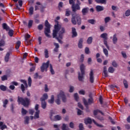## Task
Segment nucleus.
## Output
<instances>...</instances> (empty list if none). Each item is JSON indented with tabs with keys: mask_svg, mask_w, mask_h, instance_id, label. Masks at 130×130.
I'll use <instances>...</instances> for the list:
<instances>
[{
	"mask_svg": "<svg viewBox=\"0 0 130 130\" xmlns=\"http://www.w3.org/2000/svg\"><path fill=\"white\" fill-rule=\"evenodd\" d=\"M80 5L78 4H74L72 6V9L73 13L72 14L71 23L73 25H80L82 24V18L79 14H77V11H80L81 10Z\"/></svg>",
	"mask_w": 130,
	"mask_h": 130,
	"instance_id": "f257e3e1",
	"label": "nucleus"
},
{
	"mask_svg": "<svg viewBox=\"0 0 130 130\" xmlns=\"http://www.w3.org/2000/svg\"><path fill=\"white\" fill-rule=\"evenodd\" d=\"M60 28H61L60 24H58V22L57 21V25H54V29L53 30L52 35L53 38H56L59 43L62 44L63 42L61 41V39H60L59 37H57V33H58V31L60 30Z\"/></svg>",
	"mask_w": 130,
	"mask_h": 130,
	"instance_id": "f03ea898",
	"label": "nucleus"
},
{
	"mask_svg": "<svg viewBox=\"0 0 130 130\" xmlns=\"http://www.w3.org/2000/svg\"><path fill=\"white\" fill-rule=\"evenodd\" d=\"M49 60H48L46 63H43L41 67V71L42 73H44V72L46 70V72H47V69L50 66V72L51 73V75H54L55 72L53 70V68H52V65L51 64H49Z\"/></svg>",
	"mask_w": 130,
	"mask_h": 130,
	"instance_id": "7ed1b4c3",
	"label": "nucleus"
},
{
	"mask_svg": "<svg viewBox=\"0 0 130 130\" xmlns=\"http://www.w3.org/2000/svg\"><path fill=\"white\" fill-rule=\"evenodd\" d=\"M57 99L55 101V102L57 105H60V98L62 102H64V103L67 102V96L63 91H60L59 93L57 95Z\"/></svg>",
	"mask_w": 130,
	"mask_h": 130,
	"instance_id": "20e7f679",
	"label": "nucleus"
},
{
	"mask_svg": "<svg viewBox=\"0 0 130 130\" xmlns=\"http://www.w3.org/2000/svg\"><path fill=\"white\" fill-rule=\"evenodd\" d=\"M17 102H18V103H21V104H22V105H23L25 107H27V106H29L30 104V99L27 97L23 98L18 96Z\"/></svg>",
	"mask_w": 130,
	"mask_h": 130,
	"instance_id": "39448f33",
	"label": "nucleus"
},
{
	"mask_svg": "<svg viewBox=\"0 0 130 130\" xmlns=\"http://www.w3.org/2000/svg\"><path fill=\"white\" fill-rule=\"evenodd\" d=\"M80 68L81 72H78V80L80 82H83V80H84V76L85 75V65H84V64H81Z\"/></svg>",
	"mask_w": 130,
	"mask_h": 130,
	"instance_id": "423d86ee",
	"label": "nucleus"
},
{
	"mask_svg": "<svg viewBox=\"0 0 130 130\" xmlns=\"http://www.w3.org/2000/svg\"><path fill=\"white\" fill-rule=\"evenodd\" d=\"M45 26L46 27L44 30L45 35L46 37L50 38V35H49L50 33V24L48 22V20H46L45 21Z\"/></svg>",
	"mask_w": 130,
	"mask_h": 130,
	"instance_id": "0eeeda50",
	"label": "nucleus"
},
{
	"mask_svg": "<svg viewBox=\"0 0 130 130\" xmlns=\"http://www.w3.org/2000/svg\"><path fill=\"white\" fill-rule=\"evenodd\" d=\"M54 115V112L52 111H51L50 113V118L51 120H53V121H56L57 120H61V116L57 115L56 116Z\"/></svg>",
	"mask_w": 130,
	"mask_h": 130,
	"instance_id": "6e6552de",
	"label": "nucleus"
},
{
	"mask_svg": "<svg viewBox=\"0 0 130 130\" xmlns=\"http://www.w3.org/2000/svg\"><path fill=\"white\" fill-rule=\"evenodd\" d=\"M108 34L107 33H103L101 35L100 37L104 39V44L106 46L108 49H109V46H108V44L107 43V40H108Z\"/></svg>",
	"mask_w": 130,
	"mask_h": 130,
	"instance_id": "1a4fd4ad",
	"label": "nucleus"
},
{
	"mask_svg": "<svg viewBox=\"0 0 130 130\" xmlns=\"http://www.w3.org/2000/svg\"><path fill=\"white\" fill-rule=\"evenodd\" d=\"M66 32V29H64V27H62L61 28V30L59 29L58 31V36L59 37V38L60 39H62L63 37V34Z\"/></svg>",
	"mask_w": 130,
	"mask_h": 130,
	"instance_id": "9d476101",
	"label": "nucleus"
},
{
	"mask_svg": "<svg viewBox=\"0 0 130 130\" xmlns=\"http://www.w3.org/2000/svg\"><path fill=\"white\" fill-rule=\"evenodd\" d=\"M89 81L91 84L94 83V72H93L92 70L90 71L89 74Z\"/></svg>",
	"mask_w": 130,
	"mask_h": 130,
	"instance_id": "9b49d317",
	"label": "nucleus"
},
{
	"mask_svg": "<svg viewBox=\"0 0 130 130\" xmlns=\"http://www.w3.org/2000/svg\"><path fill=\"white\" fill-rule=\"evenodd\" d=\"M72 38H75V37H77L78 36V32H77L76 28L72 27Z\"/></svg>",
	"mask_w": 130,
	"mask_h": 130,
	"instance_id": "f8f14e48",
	"label": "nucleus"
},
{
	"mask_svg": "<svg viewBox=\"0 0 130 130\" xmlns=\"http://www.w3.org/2000/svg\"><path fill=\"white\" fill-rule=\"evenodd\" d=\"M95 9L96 12H102V11H104V7L103 6H101L100 5H98L95 7Z\"/></svg>",
	"mask_w": 130,
	"mask_h": 130,
	"instance_id": "ddd939ff",
	"label": "nucleus"
},
{
	"mask_svg": "<svg viewBox=\"0 0 130 130\" xmlns=\"http://www.w3.org/2000/svg\"><path fill=\"white\" fill-rule=\"evenodd\" d=\"M89 12V8H84L82 10V13L83 16H86V14H88Z\"/></svg>",
	"mask_w": 130,
	"mask_h": 130,
	"instance_id": "4468645a",
	"label": "nucleus"
},
{
	"mask_svg": "<svg viewBox=\"0 0 130 130\" xmlns=\"http://www.w3.org/2000/svg\"><path fill=\"white\" fill-rule=\"evenodd\" d=\"M103 70V74L104 75V77L105 78H107L108 77V73H107V67H106V66L104 67Z\"/></svg>",
	"mask_w": 130,
	"mask_h": 130,
	"instance_id": "2eb2a0df",
	"label": "nucleus"
},
{
	"mask_svg": "<svg viewBox=\"0 0 130 130\" xmlns=\"http://www.w3.org/2000/svg\"><path fill=\"white\" fill-rule=\"evenodd\" d=\"M2 27L3 29H4V30H6L7 31H9V30H10V26H9L8 24H7V23H3Z\"/></svg>",
	"mask_w": 130,
	"mask_h": 130,
	"instance_id": "dca6fc26",
	"label": "nucleus"
},
{
	"mask_svg": "<svg viewBox=\"0 0 130 130\" xmlns=\"http://www.w3.org/2000/svg\"><path fill=\"white\" fill-rule=\"evenodd\" d=\"M83 40L82 38L80 39L79 42H78V47L79 48L82 49L83 48Z\"/></svg>",
	"mask_w": 130,
	"mask_h": 130,
	"instance_id": "f3484780",
	"label": "nucleus"
},
{
	"mask_svg": "<svg viewBox=\"0 0 130 130\" xmlns=\"http://www.w3.org/2000/svg\"><path fill=\"white\" fill-rule=\"evenodd\" d=\"M54 46H55V47L54 48L53 51H54L55 52H58V48H59V45L58 44V43H54Z\"/></svg>",
	"mask_w": 130,
	"mask_h": 130,
	"instance_id": "a211bd4d",
	"label": "nucleus"
},
{
	"mask_svg": "<svg viewBox=\"0 0 130 130\" xmlns=\"http://www.w3.org/2000/svg\"><path fill=\"white\" fill-rule=\"evenodd\" d=\"M98 112H99L100 113H101L102 114V115H104V113H103L102 112V111H101L100 110H95L93 111V114L95 116H96V115H97L98 114Z\"/></svg>",
	"mask_w": 130,
	"mask_h": 130,
	"instance_id": "6ab92c4d",
	"label": "nucleus"
},
{
	"mask_svg": "<svg viewBox=\"0 0 130 130\" xmlns=\"http://www.w3.org/2000/svg\"><path fill=\"white\" fill-rule=\"evenodd\" d=\"M95 2H96L97 4H102L103 5H106L107 0H95Z\"/></svg>",
	"mask_w": 130,
	"mask_h": 130,
	"instance_id": "aec40b11",
	"label": "nucleus"
},
{
	"mask_svg": "<svg viewBox=\"0 0 130 130\" xmlns=\"http://www.w3.org/2000/svg\"><path fill=\"white\" fill-rule=\"evenodd\" d=\"M85 124H91L92 123V119L90 118H87L84 120Z\"/></svg>",
	"mask_w": 130,
	"mask_h": 130,
	"instance_id": "412c9836",
	"label": "nucleus"
},
{
	"mask_svg": "<svg viewBox=\"0 0 130 130\" xmlns=\"http://www.w3.org/2000/svg\"><path fill=\"white\" fill-rule=\"evenodd\" d=\"M112 40L113 44H116V43H117V37H116V34H115L113 35Z\"/></svg>",
	"mask_w": 130,
	"mask_h": 130,
	"instance_id": "4be33fe9",
	"label": "nucleus"
},
{
	"mask_svg": "<svg viewBox=\"0 0 130 130\" xmlns=\"http://www.w3.org/2000/svg\"><path fill=\"white\" fill-rule=\"evenodd\" d=\"M9 59H10V52H7L5 57V61H6V62H8Z\"/></svg>",
	"mask_w": 130,
	"mask_h": 130,
	"instance_id": "5701e85b",
	"label": "nucleus"
},
{
	"mask_svg": "<svg viewBox=\"0 0 130 130\" xmlns=\"http://www.w3.org/2000/svg\"><path fill=\"white\" fill-rule=\"evenodd\" d=\"M7 126L6 124H4V122L0 121V128L2 130L5 129V128H7Z\"/></svg>",
	"mask_w": 130,
	"mask_h": 130,
	"instance_id": "b1692460",
	"label": "nucleus"
},
{
	"mask_svg": "<svg viewBox=\"0 0 130 130\" xmlns=\"http://www.w3.org/2000/svg\"><path fill=\"white\" fill-rule=\"evenodd\" d=\"M29 120H30V118L29 116H25L24 117V124H29Z\"/></svg>",
	"mask_w": 130,
	"mask_h": 130,
	"instance_id": "393cba45",
	"label": "nucleus"
},
{
	"mask_svg": "<svg viewBox=\"0 0 130 130\" xmlns=\"http://www.w3.org/2000/svg\"><path fill=\"white\" fill-rule=\"evenodd\" d=\"M48 103L50 104H53L54 103V95H52L51 96V99L48 100Z\"/></svg>",
	"mask_w": 130,
	"mask_h": 130,
	"instance_id": "a878e982",
	"label": "nucleus"
},
{
	"mask_svg": "<svg viewBox=\"0 0 130 130\" xmlns=\"http://www.w3.org/2000/svg\"><path fill=\"white\" fill-rule=\"evenodd\" d=\"M33 23H34V21H33V20H29L28 23V28H31L33 25Z\"/></svg>",
	"mask_w": 130,
	"mask_h": 130,
	"instance_id": "bb28decb",
	"label": "nucleus"
},
{
	"mask_svg": "<svg viewBox=\"0 0 130 130\" xmlns=\"http://www.w3.org/2000/svg\"><path fill=\"white\" fill-rule=\"evenodd\" d=\"M92 42H93V38H92V37H88L87 40V44H91Z\"/></svg>",
	"mask_w": 130,
	"mask_h": 130,
	"instance_id": "cd10ccee",
	"label": "nucleus"
},
{
	"mask_svg": "<svg viewBox=\"0 0 130 130\" xmlns=\"http://www.w3.org/2000/svg\"><path fill=\"white\" fill-rule=\"evenodd\" d=\"M29 11V15H33L34 13V8L33 7H31L29 8L28 9Z\"/></svg>",
	"mask_w": 130,
	"mask_h": 130,
	"instance_id": "c85d7f7f",
	"label": "nucleus"
},
{
	"mask_svg": "<svg viewBox=\"0 0 130 130\" xmlns=\"http://www.w3.org/2000/svg\"><path fill=\"white\" fill-rule=\"evenodd\" d=\"M20 46H21V41H18L16 42V44L15 45L16 49H19V48H20Z\"/></svg>",
	"mask_w": 130,
	"mask_h": 130,
	"instance_id": "c756f323",
	"label": "nucleus"
},
{
	"mask_svg": "<svg viewBox=\"0 0 130 130\" xmlns=\"http://www.w3.org/2000/svg\"><path fill=\"white\" fill-rule=\"evenodd\" d=\"M114 71H115V70L114 69V68H113V67H109L108 68L109 73H110L111 74H113V73H114Z\"/></svg>",
	"mask_w": 130,
	"mask_h": 130,
	"instance_id": "7c9ffc66",
	"label": "nucleus"
},
{
	"mask_svg": "<svg viewBox=\"0 0 130 130\" xmlns=\"http://www.w3.org/2000/svg\"><path fill=\"white\" fill-rule=\"evenodd\" d=\"M70 15H71V11H70V9H66L65 16L66 17H70Z\"/></svg>",
	"mask_w": 130,
	"mask_h": 130,
	"instance_id": "2f4dec72",
	"label": "nucleus"
},
{
	"mask_svg": "<svg viewBox=\"0 0 130 130\" xmlns=\"http://www.w3.org/2000/svg\"><path fill=\"white\" fill-rule=\"evenodd\" d=\"M40 113V111H36L35 114L34 118L36 119V118H39V114Z\"/></svg>",
	"mask_w": 130,
	"mask_h": 130,
	"instance_id": "473e14b6",
	"label": "nucleus"
},
{
	"mask_svg": "<svg viewBox=\"0 0 130 130\" xmlns=\"http://www.w3.org/2000/svg\"><path fill=\"white\" fill-rule=\"evenodd\" d=\"M44 53L45 58H48V57H49V56L48 55V50H47V49H45L44 50Z\"/></svg>",
	"mask_w": 130,
	"mask_h": 130,
	"instance_id": "72a5a7b5",
	"label": "nucleus"
},
{
	"mask_svg": "<svg viewBox=\"0 0 130 130\" xmlns=\"http://www.w3.org/2000/svg\"><path fill=\"white\" fill-rule=\"evenodd\" d=\"M21 83H23L26 88H28V84H27V81L24 79L20 80Z\"/></svg>",
	"mask_w": 130,
	"mask_h": 130,
	"instance_id": "f704fd0d",
	"label": "nucleus"
},
{
	"mask_svg": "<svg viewBox=\"0 0 130 130\" xmlns=\"http://www.w3.org/2000/svg\"><path fill=\"white\" fill-rule=\"evenodd\" d=\"M41 106L43 109H45L47 106L46 102H42V103H41Z\"/></svg>",
	"mask_w": 130,
	"mask_h": 130,
	"instance_id": "c9c22d12",
	"label": "nucleus"
},
{
	"mask_svg": "<svg viewBox=\"0 0 130 130\" xmlns=\"http://www.w3.org/2000/svg\"><path fill=\"white\" fill-rule=\"evenodd\" d=\"M123 83L124 84V86L125 89H127L128 88V84H127V81L125 79H124Z\"/></svg>",
	"mask_w": 130,
	"mask_h": 130,
	"instance_id": "e433bc0d",
	"label": "nucleus"
},
{
	"mask_svg": "<svg viewBox=\"0 0 130 130\" xmlns=\"http://www.w3.org/2000/svg\"><path fill=\"white\" fill-rule=\"evenodd\" d=\"M0 89L2 91H5L7 90V86L4 85H0Z\"/></svg>",
	"mask_w": 130,
	"mask_h": 130,
	"instance_id": "4c0bfd02",
	"label": "nucleus"
},
{
	"mask_svg": "<svg viewBox=\"0 0 130 130\" xmlns=\"http://www.w3.org/2000/svg\"><path fill=\"white\" fill-rule=\"evenodd\" d=\"M9 103V101L7 99H6L4 102H3V107L4 108H7V105Z\"/></svg>",
	"mask_w": 130,
	"mask_h": 130,
	"instance_id": "58836bf2",
	"label": "nucleus"
},
{
	"mask_svg": "<svg viewBox=\"0 0 130 130\" xmlns=\"http://www.w3.org/2000/svg\"><path fill=\"white\" fill-rule=\"evenodd\" d=\"M8 32V35L10 36V37H13L14 35V30L13 29H9Z\"/></svg>",
	"mask_w": 130,
	"mask_h": 130,
	"instance_id": "ea45409f",
	"label": "nucleus"
},
{
	"mask_svg": "<svg viewBox=\"0 0 130 130\" xmlns=\"http://www.w3.org/2000/svg\"><path fill=\"white\" fill-rule=\"evenodd\" d=\"M112 66H113L114 68H117V67H118V64H117V62H116V61L113 60L112 62Z\"/></svg>",
	"mask_w": 130,
	"mask_h": 130,
	"instance_id": "a19ab883",
	"label": "nucleus"
},
{
	"mask_svg": "<svg viewBox=\"0 0 130 130\" xmlns=\"http://www.w3.org/2000/svg\"><path fill=\"white\" fill-rule=\"evenodd\" d=\"M92 121L94 123V124L95 125H96L97 126H98L99 127H103V125L98 124V123L96 122V121H95V120L93 119Z\"/></svg>",
	"mask_w": 130,
	"mask_h": 130,
	"instance_id": "79ce46f5",
	"label": "nucleus"
},
{
	"mask_svg": "<svg viewBox=\"0 0 130 130\" xmlns=\"http://www.w3.org/2000/svg\"><path fill=\"white\" fill-rule=\"evenodd\" d=\"M37 29L39 31H42V30H43V24H39V25H38Z\"/></svg>",
	"mask_w": 130,
	"mask_h": 130,
	"instance_id": "37998d69",
	"label": "nucleus"
},
{
	"mask_svg": "<svg viewBox=\"0 0 130 130\" xmlns=\"http://www.w3.org/2000/svg\"><path fill=\"white\" fill-rule=\"evenodd\" d=\"M28 86L31 87V85L32 84V79L31 78V77H29L28 78Z\"/></svg>",
	"mask_w": 130,
	"mask_h": 130,
	"instance_id": "c03bdc74",
	"label": "nucleus"
},
{
	"mask_svg": "<svg viewBox=\"0 0 130 130\" xmlns=\"http://www.w3.org/2000/svg\"><path fill=\"white\" fill-rule=\"evenodd\" d=\"M28 111L27 110H25L24 108H22L21 110V113L22 115H26L27 114Z\"/></svg>",
	"mask_w": 130,
	"mask_h": 130,
	"instance_id": "a18cd8bd",
	"label": "nucleus"
},
{
	"mask_svg": "<svg viewBox=\"0 0 130 130\" xmlns=\"http://www.w3.org/2000/svg\"><path fill=\"white\" fill-rule=\"evenodd\" d=\"M87 22L89 23V24H91L92 25H94L95 24V21L94 19H89L87 20Z\"/></svg>",
	"mask_w": 130,
	"mask_h": 130,
	"instance_id": "49530a36",
	"label": "nucleus"
},
{
	"mask_svg": "<svg viewBox=\"0 0 130 130\" xmlns=\"http://www.w3.org/2000/svg\"><path fill=\"white\" fill-rule=\"evenodd\" d=\"M62 7H63V3L62 2H59L58 7L60 11H61V8H62Z\"/></svg>",
	"mask_w": 130,
	"mask_h": 130,
	"instance_id": "de8ad7c7",
	"label": "nucleus"
},
{
	"mask_svg": "<svg viewBox=\"0 0 130 130\" xmlns=\"http://www.w3.org/2000/svg\"><path fill=\"white\" fill-rule=\"evenodd\" d=\"M103 52L104 54L106 55V56H108V50H107V49L104 48L103 49Z\"/></svg>",
	"mask_w": 130,
	"mask_h": 130,
	"instance_id": "09e8293b",
	"label": "nucleus"
},
{
	"mask_svg": "<svg viewBox=\"0 0 130 130\" xmlns=\"http://www.w3.org/2000/svg\"><path fill=\"white\" fill-rule=\"evenodd\" d=\"M1 79L2 81H7V80H8V76L7 75H3L2 77H1Z\"/></svg>",
	"mask_w": 130,
	"mask_h": 130,
	"instance_id": "8fccbe9b",
	"label": "nucleus"
},
{
	"mask_svg": "<svg viewBox=\"0 0 130 130\" xmlns=\"http://www.w3.org/2000/svg\"><path fill=\"white\" fill-rule=\"evenodd\" d=\"M74 98L76 101H77V102L79 101V95H78V93H75L74 94Z\"/></svg>",
	"mask_w": 130,
	"mask_h": 130,
	"instance_id": "3c124183",
	"label": "nucleus"
},
{
	"mask_svg": "<svg viewBox=\"0 0 130 130\" xmlns=\"http://www.w3.org/2000/svg\"><path fill=\"white\" fill-rule=\"evenodd\" d=\"M96 118L99 119V120H100L101 121H102V120H104V118H103V117L100 115L96 116Z\"/></svg>",
	"mask_w": 130,
	"mask_h": 130,
	"instance_id": "603ef678",
	"label": "nucleus"
},
{
	"mask_svg": "<svg viewBox=\"0 0 130 130\" xmlns=\"http://www.w3.org/2000/svg\"><path fill=\"white\" fill-rule=\"evenodd\" d=\"M75 91V88L73 86H70V89H69V92L70 93H73Z\"/></svg>",
	"mask_w": 130,
	"mask_h": 130,
	"instance_id": "864d4df0",
	"label": "nucleus"
},
{
	"mask_svg": "<svg viewBox=\"0 0 130 130\" xmlns=\"http://www.w3.org/2000/svg\"><path fill=\"white\" fill-rule=\"evenodd\" d=\"M88 104H91L92 103H93V102H94V100L93 99V98H90L88 99Z\"/></svg>",
	"mask_w": 130,
	"mask_h": 130,
	"instance_id": "5fc2aeb1",
	"label": "nucleus"
},
{
	"mask_svg": "<svg viewBox=\"0 0 130 130\" xmlns=\"http://www.w3.org/2000/svg\"><path fill=\"white\" fill-rule=\"evenodd\" d=\"M30 37H31V36H30V35L27 34L26 35V36L25 37V41H26L27 42H28V39H29V38H30Z\"/></svg>",
	"mask_w": 130,
	"mask_h": 130,
	"instance_id": "6e6d98bb",
	"label": "nucleus"
},
{
	"mask_svg": "<svg viewBox=\"0 0 130 130\" xmlns=\"http://www.w3.org/2000/svg\"><path fill=\"white\" fill-rule=\"evenodd\" d=\"M126 17H128L130 16V10L128 9L125 13Z\"/></svg>",
	"mask_w": 130,
	"mask_h": 130,
	"instance_id": "4d7b16f0",
	"label": "nucleus"
},
{
	"mask_svg": "<svg viewBox=\"0 0 130 130\" xmlns=\"http://www.w3.org/2000/svg\"><path fill=\"white\" fill-rule=\"evenodd\" d=\"M79 130H84V125H83V123H81L79 124Z\"/></svg>",
	"mask_w": 130,
	"mask_h": 130,
	"instance_id": "13d9d810",
	"label": "nucleus"
},
{
	"mask_svg": "<svg viewBox=\"0 0 130 130\" xmlns=\"http://www.w3.org/2000/svg\"><path fill=\"white\" fill-rule=\"evenodd\" d=\"M85 53L86 54H89V53H90V50L89 49V48L86 47L85 48Z\"/></svg>",
	"mask_w": 130,
	"mask_h": 130,
	"instance_id": "bf43d9fd",
	"label": "nucleus"
},
{
	"mask_svg": "<svg viewBox=\"0 0 130 130\" xmlns=\"http://www.w3.org/2000/svg\"><path fill=\"white\" fill-rule=\"evenodd\" d=\"M83 103H84V104L85 106H86V107H88V105L89 104V103L88 102H87V100H86V99H84Z\"/></svg>",
	"mask_w": 130,
	"mask_h": 130,
	"instance_id": "052dcab7",
	"label": "nucleus"
},
{
	"mask_svg": "<svg viewBox=\"0 0 130 130\" xmlns=\"http://www.w3.org/2000/svg\"><path fill=\"white\" fill-rule=\"evenodd\" d=\"M21 91H22L23 93H24V91H25V86L23 84H21Z\"/></svg>",
	"mask_w": 130,
	"mask_h": 130,
	"instance_id": "680f3d73",
	"label": "nucleus"
},
{
	"mask_svg": "<svg viewBox=\"0 0 130 130\" xmlns=\"http://www.w3.org/2000/svg\"><path fill=\"white\" fill-rule=\"evenodd\" d=\"M110 20V17H107L105 18V23H108L109 21Z\"/></svg>",
	"mask_w": 130,
	"mask_h": 130,
	"instance_id": "e2e57ef3",
	"label": "nucleus"
},
{
	"mask_svg": "<svg viewBox=\"0 0 130 130\" xmlns=\"http://www.w3.org/2000/svg\"><path fill=\"white\" fill-rule=\"evenodd\" d=\"M75 2H76V0H69V4L70 5L74 6V5L75 4Z\"/></svg>",
	"mask_w": 130,
	"mask_h": 130,
	"instance_id": "0e129e2a",
	"label": "nucleus"
},
{
	"mask_svg": "<svg viewBox=\"0 0 130 130\" xmlns=\"http://www.w3.org/2000/svg\"><path fill=\"white\" fill-rule=\"evenodd\" d=\"M79 93L80 95H85V90L82 89V90H80L79 91Z\"/></svg>",
	"mask_w": 130,
	"mask_h": 130,
	"instance_id": "69168bd1",
	"label": "nucleus"
},
{
	"mask_svg": "<svg viewBox=\"0 0 130 130\" xmlns=\"http://www.w3.org/2000/svg\"><path fill=\"white\" fill-rule=\"evenodd\" d=\"M0 46H5V41L3 40L0 41Z\"/></svg>",
	"mask_w": 130,
	"mask_h": 130,
	"instance_id": "338daca9",
	"label": "nucleus"
},
{
	"mask_svg": "<svg viewBox=\"0 0 130 130\" xmlns=\"http://www.w3.org/2000/svg\"><path fill=\"white\" fill-rule=\"evenodd\" d=\"M84 54H81L80 59L81 62H83V61H84Z\"/></svg>",
	"mask_w": 130,
	"mask_h": 130,
	"instance_id": "774afa93",
	"label": "nucleus"
}]
</instances>
